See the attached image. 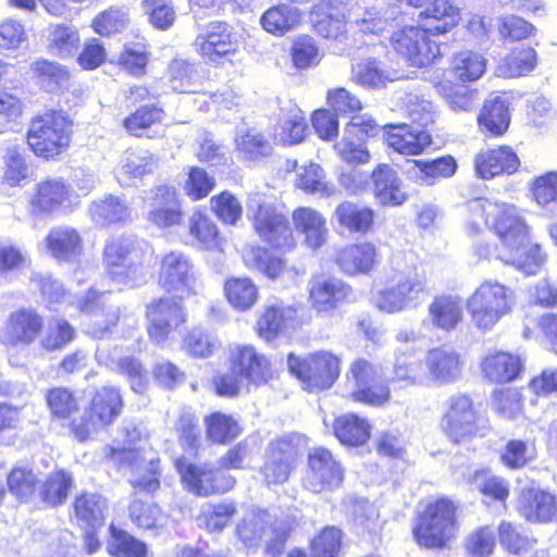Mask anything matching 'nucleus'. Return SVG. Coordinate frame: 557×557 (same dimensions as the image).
<instances>
[{"label": "nucleus", "mask_w": 557, "mask_h": 557, "mask_svg": "<svg viewBox=\"0 0 557 557\" xmlns=\"http://www.w3.org/2000/svg\"><path fill=\"white\" fill-rule=\"evenodd\" d=\"M289 58L296 70L305 71L319 65L322 54L315 39L308 34H302L292 41Z\"/></svg>", "instance_id": "6e6d98bb"}, {"label": "nucleus", "mask_w": 557, "mask_h": 557, "mask_svg": "<svg viewBox=\"0 0 557 557\" xmlns=\"http://www.w3.org/2000/svg\"><path fill=\"white\" fill-rule=\"evenodd\" d=\"M237 509L233 503L210 504L199 513L203 528L209 532L222 531L236 513Z\"/></svg>", "instance_id": "338daca9"}, {"label": "nucleus", "mask_w": 557, "mask_h": 557, "mask_svg": "<svg viewBox=\"0 0 557 557\" xmlns=\"http://www.w3.org/2000/svg\"><path fill=\"white\" fill-rule=\"evenodd\" d=\"M515 304L516 295L510 287L485 280L467 298L466 307L473 324L488 331L512 312Z\"/></svg>", "instance_id": "423d86ee"}, {"label": "nucleus", "mask_w": 557, "mask_h": 557, "mask_svg": "<svg viewBox=\"0 0 557 557\" xmlns=\"http://www.w3.org/2000/svg\"><path fill=\"white\" fill-rule=\"evenodd\" d=\"M468 220L473 233L484 224L495 235V253L500 261L527 274H534L544 263L545 255L532 242L531 227L516 205L478 198L468 205Z\"/></svg>", "instance_id": "f257e3e1"}, {"label": "nucleus", "mask_w": 557, "mask_h": 557, "mask_svg": "<svg viewBox=\"0 0 557 557\" xmlns=\"http://www.w3.org/2000/svg\"><path fill=\"white\" fill-rule=\"evenodd\" d=\"M537 450L533 441L510 438L499 453L500 463L508 470H521L533 462Z\"/></svg>", "instance_id": "09e8293b"}, {"label": "nucleus", "mask_w": 557, "mask_h": 557, "mask_svg": "<svg viewBox=\"0 0 557 557\" xmlns=\"http://www.w3.org/2000/svg\"><path fill=\"white\" fill-rule=\"evenodd\" d=\"M412 163L419 170L420 180L426 185H433L442 178L450 177L457 171V161L450 154L431 160L413 159Z\"/></svg>", "instance_id": "bf43d9fd"}, {"label": "nucleus", "mask_w": 557, "mask_h": 557, "mask_svg": "<svg viewBox=\"0 0 557 557\" xmlns=\"http://www.w3.org/2000/svg\"><path fill=\"white\" fill-rule=\"evenodd\" d=\"M393 382L413 384L416 376L409 364H396L394 376L388 377L382 363L366 356L351 359L344 374L346 393L343 398L358 406L372 409H382L391 405Z\"/></svg>", "instance_id": "f03ea898"}, {"label": "nucleus", "mask_w": 557, "mask_h": 557, "mask_svg": "<svg viewBox=\"0 0 557 557\" xmlns=\"http://www.w3.org/2000/svg\"><path fill=\"white\" fill-rule=\"evenodd\" d=\"M300 451L297 443L288 436L272 440L267 447L258 473L267 488L286 484L297 469Z\"/></svg>", "instance_id": "9b49d317"}, {"label": "nucleus", "mask_w": 557, "mask_h": 557, "mask_svg": "<svg viewBox=\"0 0 557 557\" xmlns=\"http://www.w3.org/2000/svg\"><path fill=\"white\" fill-rule=\"evenodd\" d=\"M385 143L401 156H420L433 144V137L426 129L399 123L388 126L385 132Z\"/></svg>", "instance_id": "cd10ccee"}, {"label": "nucleus", "mask_w": 557, "mask_h": 557, "mask_svg": "<svg viewBox=\"0 0 557 557\" xmlns=\"http://www.w3.org/2000/svg\"><path fill=\"white\" fill-rule=\"evenodd\" d=\"M122 409V399L120 393L112 387H102L91 400L89 409L79 419L72 423L74 436L84 442L96 433L113 422Z\"/></svg>", "instance_id": "dca6fc26"}, {"label": "nucleus", "mask_w": 557, "mask_h": 557, "mask_svg": "<svg viewBox=\"0 0 557 557\" xmlns=\"http://www.w3.org/2000/svg\"><path fill=\"white\" fill-rule=\"evenodd\" d=\"M524 363L512 351L494 349L487 351L480 361L483 379L493 384H508L521 376Z\"/></svg>", "instance_id": "5701e85b"}, {"label": "nucleus", "mask_w": 557, "mask_h": 557, "mask_svg": "<svg viewBox=\"0 0 557 557\" xmlns=\"http://www.w3.org/2000/svg\"><path fill=\"white\" fill-rule=\"evenodd\" d=\"M334 261L347 276L369 274L377 264L375 245L371 242L348 244L337 250Z\"/></svg>", "instance_id": "c85d7f7f"}, {"label": "nucleus", "mask_w": 557, "mask_h": 557, "mask_svg": "<svg viewBox=\"0 0 557 557\" xmlns=\"http://www.w3.org/2000/svg\"><path fill=\"white\" fill-rule=\"evenodd\" d=\"M345 475V467L331 449L317 446L308 451L304 488L309 493L333 494L343 487Z\"/></svg>", "instance_id": "6e6552de"}, {"label": "nucleus", "mask_w": 557, "mask_h": 557, "mask_svg": "<svg viewBox=\"0 0 557 557\" xmlns=\"http://www.w3.org/2000/svg\"><path fill=\"white\" fill-rule=\"evenodd\" d=\"M250 221L259 237L273 249L288 252L297 247L298 243L287 216L274 205L258 203Z\"/></svg>", "instance_id": "ddd939ff"}, {"label": "nucleus", "mask_w": 557, "mask_h": 557, "mask_svg": "<svg viewBox=\"0 0 557 557\" xmlns=\"http://www.w3.org/2000/svg\"><path fill=\"white\" fill-rule=\"evenodd\" d=\"M280 140L284 146L298 145L308 136V122L304 111L296 108L286 115L280 125Z\"/></svg>", "instance_id": "052dcab7"}, {"label": "nucleus", "mask_w": 557, "mask_h": 557, "mask_svg": "<svg viewBox=\"0 0 557 557\" xmlns=\"http://www.w3.org/2000/svg\"><path fill=\"white\" fill-rule=\"evenodd\" d=\"M428 317L433 329L451 333L463 322V301L456 294L442 293L433 296L428 306Z\"/></svg>", "instance_id": "bb28decb"}, {"label": "nucleus", "mask_w": 557, "mask_h": 557, "mask_svg": "<svg viewBox=\"0 0 557 557\" xmlns=\"http://www.w3.org/2000/svg\"><path fill=\"white\" fill-rule=\"evenodd\" d=\"M73 189L61 177H47L38 182L30 196L29 205L35 215L55 214L72 205Z\"/></svg>", "instance_id": "6ab92c4d"}, {"label": "nucleus", "mask_w": 557, "mask_h": 557, "mask_svg": "<svg viewBox=\"0 0 557 557\" xmlns=\"http://www.w3.org/2000/svg\"><path fill=\"white\" fill-rule=\"evenodd\" d=\"M228 366L244 380L247 388H259L276 377V371L267 355L252 344L236 345L230 350Z\"/></svg>", "instance_id": "2eb2a0df"}, {"label": "nucleus", "mask_w": 557, "mask_h": 557, "mask_svg": "<svg viewBox=\"0 0 557 557\" xmlns=\"http://www.w3.org/2000/svg\"><path fill=\"white\" fill-rule=\"evenodd\" d=\"M372 193L382 207H399L408 199L401 180L388 163L377 164L370 174Z\"/></svg>", "instance_id": "7c9ffc66"}, {"label": "nucleus", "mask_w": 557, "mask_h": 557, "mask_svg": "<svg viewBox=\"0 0 557 557\" xmlns=\"http://www.w3.org/2000/svg\"><path fill=\"white\" fill-rule=\"evenodd\" d=\"M106 509V499L97 493H82L74 502L77 523L87 530H96L103 524Z\"/></svg>", "instance_id": "79ce46f5"}, {"label": "nucleus", "mask_w": 557, "mask_h": 557, "mask_svg": "<svg viewBox=\"0 0 557 557\" xmlns=\"http://www.w3.org/2000/svg\"><path fill=\"white\" fill-rule=\"evenodd\" d=\"M72 140V124L61 112L34 117L27 131V144L39 158L51 160L63 153Z\"/></svg>", "instance_id": "0eeeda50"}, {"label": "nucleus", "mask_w": 557, "mask_h": 557, "mask_svg": "<svg viewBox=\"0 0 557 557\" xmlns=\"http://www.w3.org/2000/svg\"><path fill=\"white\" fill-rule=\"evenodd\" d=\"M295 187L307 195L319 194L322 197L335 195V186L326 178L321 164L310 161L301 168L295 178Z\"/></svg>", "instance_id": "c03bdc74"}, {"label": "nucleus", "mask_w": 557, "mask_h": 557, "mask_svg": "<svg viewBox=\"0 0 557 557\" xmlns=\"http://www.w3.org/2000/svg\"><path fill=\"white\" fill-rule=\"evenodd\" d=\"M496 531L499 546L507 557H541L539 539L522 523L503 519Z\"/></svg>", "instance_id": "412c9836"}, {"label": "nucleus", "mask_w": 557, "mask_h": 557, "mask_svg": "<svg viewBox=\"0 0 557 557\" xmlns=\"http://www.w3.org/2000/svg\"><path fill=\"white\" fill-rule=\"evenodd\" d=\"M510 120L509 106L499 96L486 99L476 116L479 131L491 138L504 136L509 128Z\"/></svg>", "instance_id": "72a5a7b5"}, {"label": "nucleus", "mask_w": 557, "mask_h": 557, "mask_svg": "<svg viewBox=\"0 0 557 557\" xmlns=\"http://www.w3.org/2000/svg\"><path fill=\"white\" fill-rule=\"evenodd\" d=\"M428 292L426 282L417 275L399 273L392 277L389 286L377 294V307L388 313L414 306L420 296Z\"/></svg>", "instance_id": "a211bd4d"}, {"label": "nucleus", "mask_w": 557, "mask_h": 557, "mask_svg": "<svg viewBox=\"0 0 557 557\" xmlns=\"http://www.w3.org/2000/svg\"><path fill=\"white\" fill-rule=\"evenodd\" d=\"M186 174L183 189L193 201L205 199L215 187V178L200 166H189Z\"/></svg>", "instance_id": "680f3d73"}, {"label": "nucleus", "mask_w": 557, "mask_h": 557, "mask_svg": "<svg viewBox=\"0 0 557 557\" xmlns=\"http://www.w3.org/2000/svg\"><path fill=\"white\" fill-rule=\"evenodd\" d=\"M183 487L197 497H209L231 491L236 479L212 463L190 462L184 456L173 461Z\"/></svg>", "instance_id": "1a4fd4ad"}, {"label": "nucleus", "mask_w": 557, "mask_h": 557, "mask_svg": "<svg viewBox=\"0 0 557 557\" xmlns=\"http://www.w3.org/2000/svg\"><path fill=\"white\" fill-rule=\"evenodd\" d=\"M298 525L299 521L295 516L275 519L270 523V536L264 543L263 554L268 557H281Z\"/></svg>", "instance_id": "8fccbe9b"}, {"label": "nucleus", "mask_w": 557, "mask_h": 557, "mask_svg": "<svg viewBox=\"0 0 557 557\" xmlns=\"http://www.w3.org/2000/svg\"><path fill=\"white\" fill-rule=\"evenodd\" d=\"M497 542V531L491 524H482L463 537L462 550L466 557H493Z\"/></svg>", "instance_id": "de8ad7c7"}, {"label": "nucleus", "mask_w": 557, "mask_h": 557, "mask_svg": "<svg viewBox=\"0 0 557 557\" xmlns=\"http://www.w3.org/2000/svg\"><path fill=\"white\" fill-rule=\"evenodd\" d=\"M332 430L337 441L346 447H360L371 437L372 425L356 412H346L333 420Z\"/></svg>", "instance_id": "f704fd0d"}, {"label": "nucleus", "mask_w": 557, "mask_h": 557, "mask_svg": "<svg viewBox=\"0 0 557 557\" xmlns=\"http://www.w3.org/2000/svg\"><path fill=\"white\" fill-rule=\"evenodd\" d=\"M44 327L42 317L34 309H20L9 315L0 339L9 346L32 345Z\"/></svg>", "instance_id": "a878e982"}, {"label": "nucleus", "mask_w": 557, "mask_h": 557, "mask_svg": "<svg viewBox=\"0 0 557 557\" xmlns=\"http://www.w3.org/2000/svg\"><path fill=\"white\" fill-rule=\"evenodd\" d=\"M178 443L184 450L197 457L201 447V433L198 420L194 414L183 413L176 422Z\"/></svg>", "instance_id": "69168bd1"}, {"label": "nucleus", "mask_w": 557, "mask_h": 557, "mask_svg": "<svg viewBox=\"0 0 557 557\" xmlns=\"http://www.w3.org/2000/svg\"><path fill=\"white\" fill-rule=\"evenodd\" d=\"M517 511L529 523H550L557 518V496L547 488L525 486L519 492Z\"/></svg>", "instance_id": "aec40b11"}, {"label": "nucleus", "mask_w": 557, "mask_h": 557, "mask_svg": "<svg viewBox=\"0 0 557 557\" xmlns=\"http://www.w3.org/2000/svg\"><path fill=\"white\" fill-rule=\"evenodd\" d=\"M73 485L72 474L64 470H58L46 478L38 493L45 504L57 507L65 503Z\"/></svg>", "instance_id": "864d4df0"}, {"label": "nucleus", "mask_w": 557, "mask_h": 557, "mask_svg": "<svg viewBox=\"0 0 557 557\" xmlns=\"http://www.w3.org/2000/svg\"><path fill=\"white\" fill-rule=\"evenodd\" d=\"M47 42L51 54L66 59L73 57L81 46L79 32L71 24H51L48 28Z\"/></svg>", "instance_id": "37998d69"}, {"label": "nucleus", "mask_w": 557, "mask_h": 557, "mask_svg": "<svg viewBox=\"0 0 557 557\" xmlns=\"http://www.w3.org/2000/svg\"><path fill=\"white\" fill-rule=\"evenodd\" d=\"M207 438L218 445H225L242 433L238 422L230 414L215 411L205 417Z\"/></svg>", "instance_id": "603ef678"}, {"label": "nucleus", "mask_w": 557, "mask_h": 557, "mask_svg": "<svg viewBox=\"0 0 557 557\" xmlns=\"http://www.w3.org/2000/svg\"><path fill=\"white\" fill-rule=\"evenodd\" d=\"M146 332L151 343L164 344L171 334L187 323L183 296L164 295L146 305Z\"/></svg>", "instance_id": "9d476101"}, {"label": "nucleus", "mask_w": 557, "mask_h": 557, "mask_svg": "<svg viewBox=\"0 0 557 557\" xmlns=\"http://www.w3.org/2000/svg\"><path fill=\"white\" fill-rule=\"evenodd\" d=\"M218 341L205 327L194 326L181 338V348L191 358L203 359L213 355Z\"/></svg>", "instance_id": "4d7b16f0"}, {"label": "nucleus", "mask_w": 557, "mask_h": 557, "mask_svg": "<svg viewBox=\"0 0 557 557\" xmlns=\"http://www.w3.org/2000/svg\"><path fill=\"white\" fill-rule=\"evenodd\" d=\"M288 372L308 394H320L331 389L342 373L343 359L331 349H317L305 356L288 352Z\"/></svg>", "instance_id": "39448f33"}, {"label": "nucleus", "mask_w": 557, "mask_h": 557, "mask_svg": "<svg viewBox=\"0 0 557 557\" xmlns=\"http://www.w3.org/2000/svg\"><path fill=\"white\" fill-rule=\"evenodd\" d=\"M435 88L454 110L468 111L472 109L474 104L475 89L466 86H457L447 79L437 82Z\"/></svg>", "instance_id": "e2e57ef3"}, {"label": "nucleus", "mask_w": 557, "mask_h": 557, "mask_svg": "<svg viewBox=\"0 0 557 557\" xmlns=\"http://www.w3.org/2000/svg\"><path fill=\"white\" fill-rule=\"evenodd\" d=\"M235 149L244 160L249 162L260 161L272 152L267 137L253 128H248L236 136Z\"/></svg>", "instance_id": "5fc2aeb1"}, {"label": "nucleus", "mask_w": 557, "mask_h": 557, "mask_svg": "<svg viewBox=\"0 0 557 557\" xmlns=\"http://www.w3.org/2000/svg\"><path fill=\"white\" fill-rule=\"evenodd\" d=\"M459 503L447 495L429 499L416 513L411 534L421 549L443 550L457 539L460 523Z\"/></svg>", "instance_id": "7ed1b4c3"}, {"label": "nucleus", "mask_w": 557, "mask_h": 557, "mask_svg": "<svg viewBox=\"0 0 557 557\" xmlns=\"http://www.w3.org/2000/svg\"><path fill=\"white\" fill-rule=\"evenodd\" d=\"M187 232L194 245L202 250H220L223 236L215 221L203 209H197L188 218Z\"/></svg>", "instance_id": "e433bc0d"}, {"label": "nucleus", "mask_w": 557, "mask_h": 557, "mask_svg": "<svg viewBox=\"0 0 557 557\" xmlns=\"http://www.w3.org/2000/svg\"><path fill=\"white\" fill-rule=\"evenodd\" d=\"M47 252L58 261L73 262L83 250V240L78 232L70 226L52 227L45 238Z\"/></svg>", "instance_id": "c9c22d12"}, {"label": "nucleus", "mask_w": 557, "mask_h": 557, "mask_svg": "<svg viewBox=\"0 0 557 557\" xmlns=\"http://www.w3.org/2000/svg\"><path fill=\"white\" fill-rule=\"evenodd\" d=\"M133 242L127 237L111 238L104 248V262L111 269L113 278L128 283L131 273L135 276L136 270L127 264Z\"/></svg>", "instance_id": "ea45409f"}, {"label": "nucleus", "mask_w": 557, "mask_h": 557, "mask_svg": "<svg viewBox=\"0 0 557 557\" xmlns=\"http://www.w3.org/2000/svg\"><path fill=\"white\" fill-rule=\"evenodd\" d=\"M92 221L101 226L125 223L131 219V209L120 197L108 195L95 200L89 207Z\"/></svg>", "instance_id": "a19ab883"}, {"label": "nucleus", "mask_w": 557, "mask_h": 557, "mask_svg": "<svg viewBox=\"0 0 557 557\" xmlns=\"http://www.w3.org/2000/svg\"><path fill=\"white\" fill-rule=\"evenodd\" d=\"M197 273L191 259L181 251L162 256L158 271V285L168 295L188 298L197 296Z\"/></svg>", "instance_id": "4468645a"}, {"label": "nucleus", "mask_w": 557, "mask_h": 557, "mask_svg": "<svg viewBox=\"0 0 557 557\" xmlns=\"http://www.w3.org/2000/svg\"><path fill=\"white\" fill-rule=\"evenodd\" d=\"M343 545L344 532L333 524L322 527L308 541L311 557H341Z\"/></svg>", "instance_id": "49530a36"}, {"label": "nucleus", "mask_w": 557, "mask_h": 557, "mask_svg": "<svg viewBox=\"0 0 557 557\" xmlns=\"http://www.w3.org/2000/svg\"><path fill=\"white\" fill-rule=\"evenodd\" d=\"M298 308L295 305L267 304L256 315L253 331L264 343L281 337L296 319Z\"/></svg>", "instance_id": "b1692460"}, {"label": "nucleus", "mask_w": 557, "mask_h": 557, "mask_svg": "<svg viewBox=\"0 0 557 557\" xmlns=\"http://www.w3.org/2000/svg\"><path fill=\"white\" fill-rule=\"evenodd\" d=\"M147 219L158 227L178 225L183 220L182 201L178 191L171 185H159L149 198Z\"/></svg>", "instance_id": "393cba45"}, {"label": "nucleus", "mask_w": 557, "mask_h": 557, "mask_svg": "<svg viewBox=\"0 0 557 557\" xmlns=\"http://www.w3.org/2000/svg\"><path fill=\"white\" fill-rule=\"evenodd\" d=\"M301 22V11L287 3H278L268 8L260 17L261 27L276 37H283L293 32Z\"/></svg>", "instance_id": "4c0bfd02"}, {"label": "nucleus", "mask_w": 557, "mask_h": 557, "mask_svg": "<svg viewBox=\"0 0 557 557\" xmlns=\"http://www.w3.org/2000/svg\"><path fill=\"white\" fill-rule=\"evenodd\" d=\"M139 431L136 426L125 428L115 446H106L104 455L119 468L134 467L138 459Z\"/></svg>", "instance_id": "3c124183"}, {"label": "nucleus", "mask_w": 557, "mask_h": 557, "mask_svg": "<svg viewBox=\"0 0 557 557\" xmlns=\"http://www.w3.org/2000/svg\"><path fill=\"white\" fill-rule=\"evenodd\" d=\"M352 298V287L338 277L315 274L309 281L307 300L317 314L332 313Z\"/></svg>", "instance_id": "f3484780"}, {"label": "nucleus", "mask_w": 557, "mask_h": 557, "mask_svg": "<svg viewBox=\"0 0 557 557\" xmlns=\"http://www.w3.org/2000/svg\"><path fill=\"white\" fill-rule=\"evenodd\" d=\"M520 165L519 156L509 145L480 150L473 159L475 174L482 180L515 174Z\"/></svg>", "instance_id": "4be33fe9"}, {"label": "nucleus", "mask_w": 557, "mask_h": 557, "mask_svg": "<svg viewBox=\"0 0 557 557\" xmlns=\"http://www.w3.org/2000/svg\"><path fill=\"white\" fill-rule=\"evenodd\" d=\"M485 70L486 60L479 52L461 50L450 57L449 71L458 82H474L484 74Z\"/></svg>", "instance_id": "a18cd8bd"}, {"label": "nucleus", "mask_w": 557, "mask_h": 557, "mask_svg": "<svg viewBox=\"0 0 557 557\" xmlns=\"http://www.w3.org/2000/svg\"><path fill=\"white\" fill-rule=\"evenodd\" d=\"M210 206L215 216L227 225H235L243 214L242 203L235 195L228 190H223L212 196Z\"/></svg>", "instance_id": "0e129e2a"}, {"label": "nucleus", "mask_w": 557, "mask_h": 557, "mask_svg": "<svg viewBox=\"0 0 557 557\" xmlns=\"http://www.w3.org/2000/svg\"><path fill=\"white\" fill-rule=\"evenodd\" d=\"M440 428L453 445L470 448L491 433L488 419L482 414L480 404L466 392H458L445 400Z\"/></svg>", "instance_id": "20e7f679"}, {"label": "nucleus", "mask_w": 557, "mask_h": 557, "mask_svg": "<svg viewBox=\"0 0 557 557\" xmlns=\"http://www.w3.org/2000/svg\"><path fill=\"white\" fill-rule=\"evenodd\" d=\"M425 364L430 377L438 384L455 382L463 369L461 355L445 347L429 349L425 355Z\"/></svg>", "instance_id": "473e14b6"}, {"label": "nucleus", "mask_w": 557, "mask_h": 557, "mask_svg": "<svg viewBox=\"0 0 557 557\" xmlns=\"http://www.w3.org/2000/svg\"><path fill=\"white\" fill-rule=\"evenodd\" d=\"M223 295L230 306L239 312L252 309L259 300L258 285L248 276H231L224 281Z\"/></svg>", "instance_id": "58836bf2"}, {"label": "nucleus", "mask_w": 557, "mask_h": 557, "mask_svg": "<svg viewBox=\"0 0 557 557\" xmlns=\"http://www.w3.org/2000/svg\"><path fill=\"white\" fill-rule=\"evenodd\" d=\"M537 52L532 46H519L504 58L500 69L508 77L527 75L537 65Z\"/></svg>", "instance_id": "13d9d810"}, {"label": "nucleus", "mask_w": 557, "mask_h": 557, "mask_svg": "<svg viewBox=\"0 0 557 557\" xmlns=\"http://www.w3.org/2000/svg\"><path fill=\"white\" fill-rule=\"evenodd\" d=\"M532 199L541 207L557 205V172L535 176L530 185Z\"/></svg>", "instance_id": "774afa93"}, {"label": "nucleus", "mask_w": 557, "mask_h": 557, "mask_svg": "<svg viewBox=\"0 0 557 557\" xmlns=\"http://www.w3.org/2000/svg\"><path fill=\"white\" fill-rule=\"evenodd\" d=\"M194 47L205 62L221 65L239 52V40L227 22L213 21L196 36Z\"/></svg>", "instance_id": "f8f14e48"}, {"label": "nucleus", "mask_w": 557, "mask_h": 557, "mask_svg": "<svg viewBox=\"0 0 557 557\" xmlns=\"http://www.w3.org/2000/svg\"><path fill=\"white\" fill-rule=\"evenodd\" d=\"M333 219L341 230L349 234L366 235L374 230L376 213L370 206L342 200L333 211Z\"/></svg>", "instance_id": "c756f323"}, {"label": "nucleus", "mask_w": 557, "mask_h": 557, "mask_svg": "<svg viewBox=\"0 0 557 557\" xmlns=\"http://www.w3.org/2000/svg\"><path fill=\"white\" fill-rule=\"evenodd\" d=\"M294 230L304 236L305 245L317 250L327 238L326 219L314 208L299 206L292 212Z\"/></svg>", "instance_id": "2f4dec72"}]
</instances>
